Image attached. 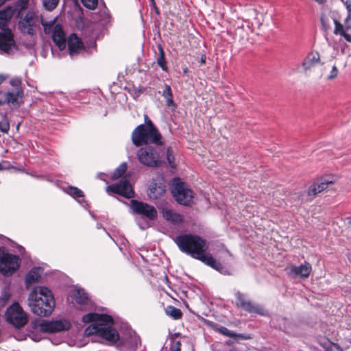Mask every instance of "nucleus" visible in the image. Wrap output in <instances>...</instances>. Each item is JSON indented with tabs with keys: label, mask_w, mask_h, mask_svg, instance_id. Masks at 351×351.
<instances>
[{
	"label": "nucleus",
	"mask_w": 351,
	"mask_h": 351,
	"mask_svg": "<svg viewBox=\"0 0 351 351\" xmlns=\"http://www.w3.org/2000/svg\"><path fill=\"white\" fill-rule=\"evenodd\" d=\"M114 324L112 317L108 315L89 312V335L95 334L105 340L107 345L117 347L120 336L113 328Z\"/></svg>",
	"instance_id": "obj_1"
},
{
	"label": "nucleus",
	"mask_w": 351,
	"mask_h": 351,
	"mask_svg": "<svg viewBox=\"0 0 351 351\" xmlns=\"http://www.w3.org/2000/svg\"><path fill=\"white\" fill-rule=\"evenodd\" d=\"M28 305L32 313L46 317L53 312L55 300L52 292L46 287H34L28 297Z\"/></svg>",
	"instance_id": "obj_2"
},
{
	"label": "nucleus",
	"mask_w": 351,
	"mask_h": 351,
	"mask_svg": "<svg viewBox=\"0 0 351 351\" xmlns=\"http://www.w3.org/2000/svg\"><path fill=\"white\" fill-rule=\"evenodd\" d=\"M89 33L97 38L110 21V14L104 0H89Z\"/></svg>",
	"instance_id": "obj_3"
},
{
	"label": "nucleus",
	"mask_w": 351,
	"mask_h": 351,
	"mask_svg": "<svg viewBox=\"0 0 351 351\" xmlns=\"http://www.w3.org/2000/svg\"><path fill=\"white\" fill-rule=\"evenodd\" d=\"M175 242L182 252L196 259L208 248L206 241L197 234H186L178 236Z\"/></svg>",
	"instance_id": "obj_4"
},
{
	"label": "nucleus",
	"mask_w": 351,
	"mask_h": 351,
	"mask_svg": "<svg viewBox=\"0 0 351 351\" xmlns=\"http://www.w3.org/2000/svg\"><path fill=\"white\" fill-rule=\"evenodd\" d=\"M131 139L136 147L148 144L163 145L162 135L158 130L147 128L144 124L138 125L133 130Z\"/></svg>",
	"instance_id": "obj_5"
},
{
	"label": "nucleus",
	"mask_w": 351,
	"mask_h": 351,
	"mask_svg": "<svg viewBox=\"0 0 351 351\" xmlns=\"http://www.w3.org/2000/svg\"><path fill=\"white\" fill-rule=\"evenodd\" d=\"M12 89L0 90V106L7 105L11 108L19 107L23 103L24 91L20 77H14L10 81Z\"/></svg>",
	"instance_id": "obj_6"
},
{
	"label": "nucleus",
	"mask_w": 351,
	"mask_h": 351,
	"mask_svg": "<svg viewBox=\"0 0 351 351\" xmlns=\"http://www.w3.org/2000/svg\"><path fill=\"white\" fill-rule=\"evenodd\" d=\"M171 191L176 201L183 206H190L193 203L194 193L179 178L172 181Z\"/></svg>",
	"instance_id": "obj_7"
},
{
	"label": "nucleus",
	"mask_w": 351,
	"mask_h": 351,
	"mask_svg": "<svg viewBox=\"0 0 351 351\" xmlns=\"http://www.w3.org/2000/svg\"><path fill=\"white\" fill-rule=\"evenodd\" d=\"M136 156L140 163L149 167H158L163 162L160 153L151 145L138 149Z\"/></svg>",
	"instance_id": "obj_8"
},
{
	"label": "nucleus",
	"mask_w": 351,
	"mask_h": 351,
	"mask_svg": "<svg viewBox=\"0 0 351 351\" xmlns=\"http://www.w3.org/2000/svg\"><path fill=\"white\" fill-rule=\"evenodd\" d=\"M5 317L8 322L18 328L24 326L28 319L27 314L17 302H14L7 308Z\"/></svg>",
	"instance_id": "obj_9"
},
{
	"label": "nucleus",
	"mask_w": 351,
	"mask_h": 351,
	"mask_svg": "<svg viewBox=\"0 0 351 351\" xmlns=\"http://www.w3.org/2000/svg\"><path fill=\"white\" fill-rule=\"evenodd\" d=\"M20 266V259L18 256L9 253H0V272L6 276L12 275Z\"/></svg>",
	"instance_id": "obj_10"
},
{
	"label": "nucleus",
	"mask_w": 351,
	"mask_h": 351,
	"mask_svg": "<svg viewBox=\"0 0 351 351\" xmlns=\"http://www.w3.org/2000/svg\"><path fill=\"white\" fill-rule=\"evenodd\" d=\"M106 191L110 195L117 194L128 199L134 197V191L126 178L121 179L119 183L107 186Z\"/></svg>",
	"instance_id": "obj_11"
},
{
	"label": "nucleus",
	"mask_w": 351,
	"mask_h": 351,
	"mask_svg": "<svg viewBox=\"0 0 351 351\" xmlns=\"http://www.w3.org/2000/svg\"><path fill=\"white\" fill-rule=\"evenodd\" d=\"M14 34L10 29H5L0 32V53L11 54L16 50Z\"/></svg>",
	"instance_id": "obj_12"
},
{
	"label": "nucleus",
	"mask_w": 351,
	"mask_h": 351,
	"mask_svg": "<svg viewBox=\"0 0 351 351\" xmlns=\"http://www.w3.org/2000/svg\"><path fill=\"white\" fill-rule=\"evenodd\" d=\"M235 297L237 300L235 304L237 307L248 313H254L261 315H265L264 308L261 305L252 303L250 300H247L245 294L238 291L235 293Z\"/></svg>",
	"instance_id": "obj_13"
},
{
	"label": "nucleus",
	"mask_w": 351,
	"mask_h": 351,
	"mask_svg": "<svg viewBox=\"0 0 351 351\" xmlns=\"http://www.w3.org/2000/svg\"><path fill=\"white\" fill-rule=\"evenodd\" d=\"M141 345V341L136 332H129L125 337H120L117 348L121 351H136Z\"/></svg>",
	"instance_id": "obj_14"
},
{
	"label": "nucleus",
	"mask_w": 351,
	"mask_h": 351,
	"mask_svg": "<svg viewBox=\"0 0 351 351\" xmlns=\"http://www.w3.org/2000/svg\"><path fill=\"white\" fill-rule=\"evenodd\" d=\"M130 206L135 213L143 215L149 220H154L157 217L156 209L147 203L132 199Z\"/></svg>",
	"instance_id": "obj_15"
},
{
	"label": "nucleus",
	"mask_w": 351,
	"mask_h": 351,
	"mask_svg": "<svg viewBox=\"0 0 351 351\" xmlns=\"http://www.w3.org/2000/svg\"><path fill=\"white\" fill-rule=\"evenodd\" d=\"M39 327L40 331L43 332H58L68 330L71 327V323L65 319H61L51 322H43Z\"/></svg>",
	"instance_id": "obj_16"
},
{
	"label": "nucleus",
	"mask_w": 351,
	"mask_h": 351,
	"mask_svg": "<svg viewBox=\"0 0 351 351\" xmlns=\"http://www.w3.org/2000/svg\"><path fill=\"white\" fill-rule=\"evenodd\" d=\"M334 182V179L330 176L319 178L308 189V195L315 197L327 189L330 185L333 184Z\"/></svg>",
	"instance_id": "obj_17"
},
{
	"label": "nucleus",
	"mask_w": 351,
	"mask_h": 351,
	"mask_svg": "<svg viewBox=\"0 0 351 351\" xmlns=\"http://www.w3.org/2000/svg\"><path fill=\"white\" fill-rule=\"evenodd\" d=\"M37 18L32 12H29L26 14L23 19H22L19 23V27L21 32L29 35L35 34L34 27L36 26Z\"/></svg>",
	"instance_id": "obj_18"
},
{
	"label": "nucleus",
	"mask_w": 351,
	"mask_h": 351,
	"mask_svg": "<svg viewBox=\"0 0 351 351\" xmlns=\"http://www.w3.org/2000/svg\"><path fill=\"white\" fill-rule=\"evenodd\" d=\"M321 56L319 52L311 51L303 60L302 66L305 72L311 71L315 66L322 64Z\"/></svg>",
	"instance_id": "obj_19"
},
{
	"label": "nucleus",
	"mask_w": 351,
	"mask_h": 351,
	"mask_svg": "<svg viewBox=\"0 0 351 351\" xmlns=\"http://www.w3.org/2000/svg\"><path fill=\"white\" fill-rule=\"evenodd\" d=\"M52 40L60 50L66 48V35L61 25H55L52 31Z\"/></svg>",
	"instance_id": "obj_20"
},
{
	"label": "nucleus",
	"mask_w": 351,
	"mask_h": 351,
	"mask_svg": "<svg viewBox=\"0 0 351 351\" xmlns=\"http://www.w3.org/2000/svg\"><path fill=\"white\" fill-rule=\"evenodd\" d=\"M312 271V267L308 263H304L300 266H291L289 275L293 277L308 278Z\"/></svg>",
	"instance_id": "obj_21"
},
{
	"label": "nucleus",
	"mask_w": 351,
	"mask_h": 351,
	"mask_svg": "<svg viewBox=\"0 0 351 351\" xmlns=\"http://www.w3.org/2000/svg\"><path fill=\"white\" fill-rule=\"evenodd\" d=\"M69 51L71 56L79 53L84 49V44L75 34H71L67 40Z\"/></svg>",
	"instance_id": "obj_22"
},
{
	"label": "nucleus",
	"mask_w": 351,
	"mask_h": 351,
	"mask_svg": "<svg viewBox=\"0 0 351 351\" xmlns=\"http://www.w3.org/2000/svg\"><path fill=\"white\" fill-rule=\"evenodd\" d=\"M161 213L164 219L173 224H180L183 222V216L172 209L163 208Z\"/></svg>",
	"instance_id": "obj_23"
},
{
	"label": "nucleus",
	"mask_w": 351,
	"mask_h": 351,
	"mask_svg": "<svg viewBox=\"0 0 351 351\" xmlns=\"http://www.w3.org/2000/svg\"><path fill=\"white\" fill-rule=\"evenodd\" d=\"M197 259L221 273H225V271H223L224 269L223 265L210 254H207L206 252L199 256Z\"/></svg>",
	"instance_id": "obj_24"
},
{
	"label": "nucleus",
	"mask_w": 351,
	"mask_h": 351,
	"mask_svg": "<svg viewBox=\"0 0 351 351\" xmlns=\"http://www.w3.org/2000/svg\"><path fill=\"white\" fill-rule=\"evenodd\" d=\"M166 191V186L163 183L153 182L149 189V199H156L162 196Z\"/></svg>",
	"instance_id": "obj_25"
},
{
	"label": "nucleus",
	"mask_w": 351,
	"mask_h": 351,
	"mask_svg": "<svg viewBox=\"0 0 351 351\" xmlns=\"http://www.w3.org/2000/svg\"><path fill=\"white\" fill-rule=\"evenodd\" d=\"M15 12V9L12 6H7L3 10H0V29L2 30L5 29L8 23L13 16Z\"/></svg>",
	"instance_id": "obj_26"
},
{
	"label": "nucleus",
	"mask_w": 351,
	"mask_h": 351,
	"mask_svg": "<svg viewBox=\"0 0 351 351\" xmlns=\"http://www.w3.org/2000/svg\"><path fill=\"white\" fill-rule=\"evenodd\" d=\"M69 297L79 304H86L88 297L84 291L80 288H73L70 291Z\"/></svg>",
	"instance_id": "obj_27"
},
{
	"label": "nucleus",
	"mask_w": 351,
	"mask_h": 351,
	"mask_svg": "<svg viewBox=\"0 0 351 351\" xmlns=\"http://www.w3.org/2000/svg\"><path fill=\"white\" fill-rule=\"evenodd\" d=\"M40 268L34 267L28 272L25 278V285L27 289L31 285L38 282L40 278Z\"/></svg>",
	"instance_id": "obj_28"
},
{
	"label": "nucleus",
	"mask_w": 351,
	"mask_h": 351,
	"mask_svg": "<svg viewBox=\"0 0 351 351\" xmlns=\"http://www.w3.org/2000/svg\"><path fill=\"white\" fill-rule=\"evenodd\" d=\"M332 21L335 25L334 34L336 35H341L346 40V41L351 43V36L346 32V27H344L343 25L335 19H332Z\"/></svg>",
	"instance_id": "obj_29"
},
{
	"label": "nucleus",
	"mask_w": 351,
	"mask_h": 351,
	"mask_svg": "<svg viewBox=\"0 0 351 351\" xmlns=\"http://www.w3.org/2000/svg\"><path fill=\"white\" fill-rule=\"evenodd\" d=\"M162 96L164 97V98L166 99L167 106L168 107H171L173 109L176 108V105L173 99L171 88L169 85H165V89L162 92Z\"/></svg>",
	"instance_id": "obj_30"
},
{
	"label": "nucleus",
	"mask_w": 351,
	"mask_h": 351,
	"mask_svg": "<svg viewBox=\"0 0 351 351\" xmlns=\"http://www.w3.org/2000/svg\"><path fill=\"white\" fill-rule=\"evenodd\" d=\"M165 313L168 316L174 319H179L182 316V313L180 309L176 308L173 306H168L165 308Z\"/></svg>",
	"instance_id": "obj_31"
},
{
	"label": "nucleus",
	"mask_w": 351,
	"mask_h": 351,
	"mask_svg": "<svg viewBox=\"0 0 351 351\" xmlns=\"http://www.w3.org/2000/svg\"><path fill=\"white\" fill-rule=\"evenodd\" d=\"M127 170V163L123 162L121 163L114 171V173L111 176V178L113 180H117L121 178Z\"/></svg>",
	"instance_id": "obj_32"
},
{
	"label": "nucleus",
	"mask_w": 351,
	"mask_h": 351,
	"mask_svg": "<svg viewBox=\"0 0 351 351\" xmlns=\"http://www.w3.org/2000/svg\"><path fill=\"white\" fill-rule=\"evenodd\" d=\"M66 192L70 195H71L73 197L77 199V201L80 204H82V202L80 201V198H83L84 197V193H83V192L81 190H80L77 187L69 186V187L67 188Z\"/></svg>",
	"instance_id": "obj_33"
},
{
	"label": "nucleus",
	"mask_w": 351,
	"mask_h": 351,
	"mask_svg": "<svg viewBox=\"0 0 351 351\" xmlns=\"http://www.w3.org/2000/svg\"><path fill=\"white\" fill-rule=\"evenodd\" d=\"M56 19H53L51 21H47L45 20L41 19V24L43 26L44 32L46 34H49L52 33V31L57 24H56Z\"/></svg>",
	"instance_id": "obj_34"
},
{
	"label": "nucleus",
	"mask_w": 351,
	"mask_h": 351,
	"mask_svg": "<svg viewBox=\"0 0 351 351\" xmlns=\"http://www.w3.org/2000/svg\"><path fill=\"white\" fill-rule=\"evenodd\" d=\"M344 5L348 12V15L345 21L346 29L351 28V0L344 1Z\"/></svg>",
	"instance_id": "obj_35"
},
{
	"label": "nucleus",
	"mask_w": 351,
	"mask_h": 351,
	"mask_svg": "<svg viewBox=\"0 0 351 351\" xmlns=\"http://www.w3.org/2000/svg\"><path fill=\"white\" fill-rule=\"evenodd\" d=\"M11 293L7 289H3L0 295V306H4L10 299Z\"/></svg>",
	"instance_id": "obj_36"
},
{
	"label": "nucleus",
	"mask_w": 351,
	"mask_h": 351,
	"mask_svg": "<svg viewBox=\"0 0 351 351\" xmlns=\"http://www.w3.org/2000/svg\"><path fill=\"white\" fill-rule=\"evenodd\" d=\"M157 63L163 71L167 70L166 61L165 58V52L161 46H159V56L157 58Z\"/></svg>",
	"instance_id": "obj_37"
},
{
	"label": "nucleus",
	"mask_w": 351,
	"mask_h": 351,
	"mask_svg": "<svg viewBox=\"0 0 351 351\" xmlns=\"http://www.w3.org/2000/svg\"><path fill=\"white\" fill-rule=\"evenodd\" d=\"M42 1H43V5L45 6V8L47 10L51 11L57 7L60 0H42Z\"/></svg>",
	"instance_id": "obj_38"
},
{
	"label": "nucleus",
	"mask_w": 351,
	"mask_h": 351,
	"mask_svg": "<svg viewBox=\"0 0 351 351\" xmlns=\"http://www.w3.org/2000/svg\"><path fill=\"white\" fill-rule=\"evenodd\" d=\"M10 130V123L6 117H3L0 121V130L3 133H7Z\"/></svg>",
	"instance_id": "obj_39"
},
{
	"label": "nucleus",
	"mask_w": 351,
	"mask_h": 351,
	"mask_svg": "<svg viewBox=\"0 0 351 351\" xmlns=\"http://www.w3.org/2000/svg\"><path fill=\"white\" fill-rule=\"evenodd\" d=\"M331 20L332 19H330V17L323 15L321 17V23L322 25V27L325 31L328 30L330 28V23Z\"/></svg>",
	"instance_id": "obj_40"
},
{
	"label": "nucleus",
	"mask_w": 351,
	"mask_h": 351,
	"mask_svg": "<svg viewBox=\"0 0 351 351\" xmlns=\"http://www.w3.org/2000/svg\"><path fill=\"white\" fill-rule=\"evenodd\" d=\"M28 7V0H17L16 3V9L19 11H22L27 9Z\"/></svg>",
	"instance_id": "obj_41"
},
{
	"label": "nucleus",
	"mask_w": 351,
	"mask_h": 351,
	"mask_svg": "<svg viewBox=\"0 0 351 351\" xmlns=\"http://www.w3.org/2000/svg\"><path fill=\"white\" fill-rule=\"evenodd\" d=\"M167 160L171 167H173L174 165V156L173 151L170 147L167 149Z\"/></svg>",
	"instance_id": "obj_42"
},
{
	"label": "nucleus",
	"mask_w": 351,
	"mask_h": 351,
	"mask_svg": "<svg viewBox=\"0 0 351 351\" xmlns=\"http://www.w3.org/2000/svg\"><path fill=\"white\" fill-rule=\"evenodd\" d=\"M219 332L227 337H234L236 336V334L234 332L228 330L226 327H221L219 328Z\"/></svg>",
	"instance_id": "obj_43"
},
{
	"label": "nucleus",
	"mask_w": 351,
	"mask_h": 351,
	"mask_svg": "<svg viewBox=\"0 0 351 351\" xmlns=\"http://www.w3.org/2000/svg\"><path fill=\"white\" fill-rule=\"evenodd\" d=\"M144 119H145V125L147 127V128H153V129H157L156 127L154 125L153 122L149 119L148 116L147 114L144 115Z\"/></svg>",
	"instance_id": "obj_44"
},
{
	"label": "nucleus",
	"mask_w": 351,
	"mask_h": 351,
	"mask_svg": "<svg viewBox=\"0 0 351 351\" xmlns=\"http://www.w3.org/2000/svg\"><path fill=\"white\" fill-rule=\"evenodd\" d=\"M338 69L335 65H333L332 67V70L330 71V74L327 77L328 80H332L335 78L338 75Z\"/></svg>",
	"instance_id": "obj_45"
},
{
	"label": "nucleus",
	"mask_w": 351,
	"mask_h": 351,
	"mask_svg": "<svg viewBox=\"0 0 351 351\" xmlns=\"http://www.w3.org/2000/svg\"><path fill=\"white\" fill-rule=\"evenodd\" d=\"M181 343L179 341L174 342L171 348V351H180Z\"/></svg>",
	"instance_id": "obj_46"
},
{
	"label": "nucleus",
	"mask_w": 351,
	"mask_h": 351,
	"mask_svg": "<svg viewBox=\"0 0 351 351\" xmlns=\"http://www.w3.org/2000/svg\"><path fill=\"white\" fill-rule=\"evenodd\" d=\"M150 1V3H151V5L152 6V8L155 10L157 14H159V11H158V9L156 6V2H155V0H149Z\"/></svg>",
	"instance_id": "obj_47"
},
{
	"label": "nucleus",
	"mask_w": 351,
	"mask_h": 351,
	"mask_svg": "<svg viewBox=\"0 0 351 351\" xmlns=\"http://www.w3.org/2000/svg\"><path fill=\"white\" fill-rule=\"evenodd\" d=\"M8 77V75L0 74V85Z\"/></svg>",
	"instance_id": "obj_48"
},
{
	"label": "nucleus",
	"mask_w": 351,
	"mask_h": 351,
	"mask_svg": "<svg viewBox=\"0 0 351 351\" xmlns=\"http://www.w3.org/2000/svg\"><path fill=\"white\" fill-rule=\"evenodd\" d=\"M206 60V55H204V54L202 55V56L200 58V63H201V64H205Z\"/></svg>",
	"instance_id": "obj_49"
},
{
	"label": "nucleus",
	"mask_w": 351,
	"mask_h": 351,
	"mask_svg": "<svg viewBox=\"0 0 351 351\" xmlns=\"http://www.w3.org/2000/svg\"><path fill=\"white\" fill-rule=\"evenodd\" d=\"M88 47H89V49H90V48L96 47V43H95V41H94V42H90V41L89 40V45H88Z\"/></svg>",
	"instance_id": "obj_50"
},
{
	"label": "nucleus",
	"mask_w": 351,
	"mask_h": 351,
	"mask_svg": "<svg viewBox=\"0 0 351 351\" xmlns=\"http://www.w3.org/2000/svg\"><path fill=\"white\" fill-rule=\"evenodd\" d=\"M82 321H83V322H84L85 324L88 323V314H86V315H83V317H82Z\"/></svg>",
	"instance_id": "obj_51"
},
{
	"label": "nucleus",
	"mask_w": 351,
	"mask_h": 351,
	"mask_svg": "<svg viewBox=\"0 0 351 351\" xmlns=\"http://www.w3.org/2000/svg\"><path fill=\"white\" fill-rule=\"evenodd\" d=\"M81 2L85 8H88V0H81Z\"/></svg>",
	"instance_id": "obj_52"
},
{
	"label": "nucleus",
	"mask_w": 351,
	"mask_h": 351,
	"mask_svg": "<svg viewBox=\"0 0 351 351\" xmlns=\"http://www.w3.org/2000/svg\"><path fill=\"white\" fill-rule=\"evenodd\" d=\"M88 305H89V311H90V310H91L93 308V304L92 303V302L90 301V299H89Z\"/></svg>",
	"instance_id": "obj_53"
},
{
	"label": "nucleus",
	"mask_w": 351,
	"mask_h": 351,
	"mask_svg": "<svg viewBox=\"0 0 351 351\" xmlns=\"http://www.w3.org/2000/svg\"><path fill=\"white\" fill-rule=\"evenodd\" d=\"M188 71H189V70H188V69H187L186 67V68H184V69H183V74H184V75H187Z\"/></svg>",
	"instance_id": "obj_54"
},
{
	"label": "nucleus",
	"mask_w": 351,
	"mask_h": 351,
	"mask_svg": "<svg viewBox=\"0 0 351 351\" xmlns=\"http://www.w3.org/2000/svg\"><path fill=\"white\" fill-rule=\"evenodd\" d=\"M178 335H179V334H178V333H175V334H173V335H171V339L172 340H174L175 337H178Z\"/></svg>",
	"instance_id": "obj_55"
},
{
	"label": "nucleus",
	"mask_w": 351,
	"mask_h": 351,
	"mask_svg": "<svg viewBox=\"0 0 351 351\" xmlns=\"http://www.w3.org/2000/svg\"><path fill=\"white\" fill-rule=\"evenodd\" d=\"M335 346L337 347V351H343V350L339 346H338L337 345H335Z\"/></svg>",
	"instance_id": "obj_56"
},
{
	"label": "nucleus",
	"mask_w": 351,
	"mask_h": 351,
	"mask_svg": "<svg viewBox=\"0 0 351 351\" xmlns=\"http://www.w3.org/2000/svg\"><path fill=\"white\" fill-rule=\"evenodd\" d=\"M88 332V328H86L84 330V334L86 335Z\"/></svg>",
	"instance_id": "obj_57"
}]
</instances>
